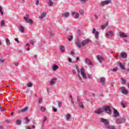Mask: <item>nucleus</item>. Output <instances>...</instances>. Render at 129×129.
<instances>
[{"label":"nucleus","mask_w":129,"mask_h":129,"mask_svg":"<svg viewBox=\"0 0 129 129\" xmlns=\"http://www.w3.org/2000/svg\"><path fill=\"white\" fill-rule=\"evenodd\" d=\"M100 122H103L104 124H105V126L106 128L108 129H116L115 127L114 126H110L109 125V122L108 121V120L107 119H104L103 118H101L100 119Z\"/></svg>","instance_id":"1"},{"label":"nucleus","mask_w":129,"mask_h":129,"mask_svg":"<svg viewBox=\"0 0 129 129\" xmlns=\"http://www.w3.org/2000/svg\"><path fill=\"white\" fill-rule=\"evenodd\" d=\"M24 20H25L26 23H28L30 25H32V24L33 23V20L30 19V15L29 14H27L24 17Z\"/></svg>","instance_id":"2"},{"label":"nucleus","mask_w":129,"mask_h":129,"mask_svg":"<svg viewBox=\"0 0 129 129\" xmlns=\"http://www.w3.org/2000/svg\"><path fill=\"white\" fill-rule=\"evenodd\" d=\"M92 34H95V37L97 40H98V36L99 35V32L96 31V29L94 28H93L92 31Z\"/></svg>","instance_id":"3"},{"label":"nucleus","mask_w":129,"mask_h":129,"mask_svg":"<svg viewBox=\"0 0 129 129\" xmlns=\"http://www.w3.org/2000/svg\"><path fill=\"white\" fill-rule=\"evenodd\" d=\"M104 110L106 111L107 113H108V114H110V113H111V109H110L109 106H105Z\"/></svg>","instance_id":"4"},{"label":"nucleus","mask_w":129,"mask_h":129,"mask_svg":"<svg viewBox=\"0 0 129 129\" xmlns=\"http://www.w3.org/2000/svg\"><path fill=\"white\" fill-rule=\"evenodd\" d=\"M77 100L80 107L81 108H84V106H83V102L80 101V98H79V96L77 97Z\"/></svg>","instance_id":"5"},{"label":"nucleus","mask_w":129,"mask_h":129,"mask_svg":"<svg viewBox=\"0 0 129 129\" xmlns=\"http://www.w3.org/2000/svg\"><path fill=\"white\" fill-rule=\"evenodd\" d=\"M89 43H90V40L85 39L82 42V46L84 47V46L87 44H89Z\"/></svg>","instance_id":"6"},{"label":"nucleus","mask_w":129,"mask_h":129,"mask_svg":"<svg viewBox=\"0 0 129 129\" xmlns=\"http://www.w3.org/2000/svg\"><path fill=\"white\" fill-rule=\"evenodd\" d=\"M125 119L124 118H120L119 119H116V123H121V122H124Z\"/></svg>","instance_id":"7"},{"label":"nucleus","mask_w":129,"mask_h":129,"mask_svg":"<svg viewBox=\"0 0 129 129\" xmlns=\"http://www.w3.org/2000/svg\"><path fill=\"white\" fill-rule=\"evenodd\" d=\"M119 90H120L121 93H123V94H127V93H128V92H127V90H125L124 87L120 88Z\"/></svg>","instance_id":"8"},{"label":"nucleus","mask_w":129,"mask_h":129,"mask_svg":"<svg viewBox=\"0 0 129 129\" xmlns=\"http://www.w3.org/2000/svg\"><path fill=\"white\" fill-rule=\"evenodd\" d=\"M113 36H114V34L111 31H108V32L106 34V36L107 38H109V37H113Z\"/></svg>","instance_id":"9"},{"label":"nucleus","mask_w":129,"mask_h":129,"mask_svg":"<svg viewBox=\"0 0 129 129\" xmlns=\"http://www.w3.org/2000/svg\"><path fill=\"white\" fill-rule=\"evenodd\" d=\"M85 62H86V64L89 65V66H92V65H93L92 62L89 58H86Z\"/></svg>","instance_id":"10"},{"label":"nucleus","mask_w":129,"mask_h":129,"mask_svg":"<svg viewBox=\"0 0 129 129\" xmlns=\"http://www.w3.org/2000/svg\"><path fill=\"white\" fill-rule=\"evenodd\" d=\"M119 35L120 38H126L127 37V35L122 32H119Z\"/></svg>","instance_id":"11"},{"label":"nucleus","mask_w":129,"mask_h":129,"mask_svg":"<svg viewBox=\"0 0 129 129\" xmlns=\"http://www.w3.org/2000/svg\"><path fill=\"white\" fill-rule=\"evenodd\" d=\"M113 113L114 114V117H118V116H119V113L115 109H114L113 110Z\"/></svg>","instance_id":"12"},{"label":"nucleus","mask_w":129,"mask_h":129,"mask_svg":"<svg viewBox=\"0 0 129 129\" xmlns=\"http://www.w3.org/2000/svg\"><path fill=\"white\" fill-rule=\"evenodd\" d=\"M76 44L77 45V47L79 48H81V46H82V44L81 42H80V40L79 39H77L76 41Z\"/></svg>","instance_id":"13"},{"label":"nucleus","mask_w":129,"mask_h":129,"mask_svg":"<svg viewBox=\"0 0 129 129\" xmlns=\"http://www.w3.org/2000/svg\"><path fill=\"white\" fill-rule=\"evenodd\" d=\"M81 73L83 77V78H86V74L84 73V69L82 68L81 69Z\"/></svg>","instance_id":"14"},{"label":"nucleus","mask_w":129,"mask_h":129,"mask_svg":"<svg viewBox=\"0 0 129 129\" xmlns=\"http://www.w3.org/2000/svg\"><path fill=\"white\" fill-rule=\"evenodd\" d=\"M97 58L98 59V61H99L100 63H102V61H103V57L100 55H97Z\"/></svg>","instance_id":"15"},{"label":"nucleus","mask_w":129,"mask_h":129,"mask_svg":"<svg viewBox=\"0 0 129 129\" xmlns=\"http://www.w3.org/2000/svg\"><path fill=\"white\" fill-rule=\"evenodd\" d=\"M48 33L51 37H54V36H55V32L53 30H49Z\"/></svg>","instance_id":"16"},{"label":"nucleus","mask_w":129,"mask_h":129,"mask_svg":"<svg viewBox=\"0 0 129 129\" xmlns=\"http://www.w3.org/2000/svg\"><path fill=\"white\" fill-rule=\"evenodd\" d=\"M46 12H43L39 16V19H43V18H45L46 17Z\"/></svg>","instance_id":"17"},{"label":"nucleus","mask_w":129,"mask_h":129,"mask_svg":"<svg viewBox=\"0 0 129 129\" xmlns=\"http://www.w3.org/2000/svg\"><path fill=\"white\" fill-rule=\"evenodd\" d=\"M102 110L101 109V108H99V109H98V110H95V111H94V112H95V113H97V114H100V113H101V112H102Z\"/></svg>","instance_id":"18"},{"label":"nucleus","mask_w":129,"mask_h":129,"mask_svg":"<svg viewBox=\"0 0 129 129\" xmlns=\"http://www.w3.org/2000/svg\"><path fill=\"white\" fill-rule=\"evenodd\" d=\"M120 55H121V57L123 58H126V57H127V54L125 52H123L121 53Z\"/></svg>","instance_id":"19"},{"label":"nucleus","mask_w":129,"mask_h":129,"mask_svg":"<svg viewBox=\"0 0 129 129\" xmlns=\"http://www.w3.org/2000/svg\"><path fill=\"white\" fill-rule=\"evenodd\" d=\"M100 83L102 84V85H104V83H105V79L104 78H101L100 80Z\"/></svg>","instance_id":"20"},{"label":"nucleus","mask_w":129,"mask_h":129,"mask_svg":"<svg viewBox=\"0 0 129 129\" xmlns=\"http://www.w3.org/2000/svg\"><path fill=\"white\" fill-rule=\"evenodd\" d=\"M19 30L21 33H24L25 32V28H24V27L21 26L19 27Z\"/></svg>","instance_id":"21"},{"label":"nucleus","mask_w":129,"mask_h":129,"mask_svg":"<svg viewBox=\"0 0 129 129\" xmlns=\"http://www.w3.org/2000/svg\"><path fill=\"white\" fill-rule=\"evenodd\" d=\"M69 13L66 12L62 14V17H64V18H68L69 17Z\"/></svg>","instance_id":"22"},{"label":"nucleus","mask_w":129,"mask_h":129,"mask_svg":"<svg viewBox=\"0 0 129 129\" xmlns=\"http://www.w3.org/2000/svg\"><path fill=\"white\" fill-rule=\"evenodd\" d=\"M56 78L52 79L50 81V85H54V84H55V81H56Z\"/></svg>","instance_id":"23"},{"label":"nucleus","mask_w":129,"mask_h":129,"mask_svg":"<svg viewBox=\"0 0 129 129\" xmlns=\"http://www.w3.org/2000/svg\"><path fill=\"white\" fill-rule=\"evenodd\" d=\"M119 67L122 70H125V68H124V66L122 64L121 62H119Z\"/></svg>","instance_id":"24"},{"label":"nucleus","mask_w":129,"mask_h":129,"mask_svg":"<svg viewBox=\"0 0 129 129\" xmlns=\"http://www.w3.org/2000/svg\"><path fill=\"white\" fill-rule=\"evenodd\" d=\"M58 68H59V67H58V66L56 64H54L52 67V69L53 71H56V70H57V69H58Z\"/></svg>","instance_id":"25"},{"label":"nucleus","mask_w":129,"mask_h":129,"mask_svg":"<svg viewBox=\"0 0 129 129\" xmlns=\"http://www.w3.org/2000/svg\"><path fill=\"white\" fill-rule=\"evenodd\" d=\"M59 49L62 52H65V47H64V46L60 45L59 47Z\"/></svg>","instance_id":"26"},{"label":"nucleus","mask_w":129,"mask_h":129,"mask_svg":"<svg viewBox=\"0 0 129 129\" xmlns=\"http://www.w3.org/2000/svg\"><path fill=\"white\" fill-rule=\"evenodd\" d=\"M28 110V107H24L23 109L20 111V112H25Z\"/></svg>","instance_id":"27"},{"label":"nucleus","mask_w":129,"mask_h":129,"mask_svg":"<svg viewBox=\"0 0 129 129\" xmlns=\"http://www.w3.org/2000/svg\"><path fill=\"white\" fill-rule=\"evenodd\" d=\"M6 44L7 46H10L11 45V42L10 41V40L8 38L6 39Z\"/></svg>","instance_id":"28"},{"label":"nucleus","mask_w":129,"mask_h":129,"mask_svg":"<svg viewBox=\"0 0 129 129\" xmlns=\"http://www.w3.org/2000/svg\"><path fill=\"white\" fill-rule=\"evenodd\" d=\"M71 118V115L70 114H68L66 116L67 120H69Z\"/></svg>","instance_id":"29"},{"label":"nucleus","mask_w":129,"mask_h":129,"mask_svg":"<svg viewBox=\"0 0 129 129\" xmlns=\"http://www.w3.org/2000/svg\"><path fill=\"white\" fill-rule=\"evenodd\" d=\"M126 103L125 101L121 102V105H122L123 108H125V105H124Z\"/></svg>","instance_id":"30"},{"label":"nucleus","mask_w":129,"mask_h":129,"mask_svg":"<svg viewBox=\"0 0 129 129\" xmlns=\"http://www.w3.org/2000/svg\"><path fill=\"white\" fill-rule=\"evenodd\" d=\"M107 26V23L106 24H104L103 25H102L101 26V30H104V29H105V28H106V26Z\"/></svg>","instance_id":"31"},{"label":"nucleus","mask_w":129,"mask_h":129,"mask_svg":"<svg viewBox=\"0 0 129 129\" xmlns=\"http://www.w3.org/2000/svg\"><path fill=\"white\" fill-rule=\"evenodd\" d=\"M16 123L18 125H20L22 123V121L20 119H17L16 121Z\"/></svg>","instance_id":"32"},{"label":"nucleus","mask_w":129,"mask_h":129,"mask_svg":"<svg viewBox=\"0 0 129 129\" xmlns=\"http://www.w3.org/2000/svg\"><path fill=\"white\" fill-rule=\"evenodd\" d=\"M72 39H73V36H72V35H70L68 36V39L69 40V41H72Z\"/></svg>","instance_id":"33"},{"label":"nucleus","mask_w":129,"mask_h":129,"mask_svg":"<svg viewBox=\"0 0 129 129\" xmlns=\"http://www.w3.org/2000/svg\"><path fill=\"white\" fill-rule=\"evenodd\" d=\"M121 84H124L125 85L126 84V82L125 81V80H124V79H121Z\"/></svg>","instance_id":"34"},{"label":"nucleus","mask_w":129,"mask_h":129,"mask_svg":"<svg viewBox=\"0 0 129 129\" xmlns=\"http://www.w3.org/2000/svg\"><path fill=\"white\" fill-rule=\"evenodd\" d=\"M41 111L44 112L46 111V107L42 106L40 109Z\"/></svg>","instance_id":"35"},{"label":"nucleus","mask_w":129,"mask_h":129,"mask_svg":"<svg viewBox=\"0 0 129 129\" xmlns=\"http://www.w3.org/2000/svg\"><path fill=\"white\" fill-rule=\"evenodd\" d=\"M104 2H105V5H108V4L110 3V2H111V0L105 1Z\"/></svg>","instance_id":"36"},{"label":"nucleus","mask_w":129,"mask_h":129,"mask_svg":"<svg viewBox=\"0 0 129 129\" xmlns=\"http://www.w3.org/2000/svg\"><path fill=\"white\" fill-rule=\"evenodd\" d=\"M1 24L2 27H5V26H6V23L4 21H1Z\"/></svg>","instance_id":"37"},{"label":"nucleus","mask_w":129,"mask_h":129,"mask_svg":"<svg viewBox=\"0 0 129 129\" xmlns=\"http://www.w3.org/2000/svg\"><path fill=\"white\" fill-rule=\"evenodd\" d=\"M70 98H71V101H72V103L73 104L74 106V101H73V98H72V96H70Z\"/></svg>","instance_id":"38"},{"label":"nucleus","mask_w":129,"mask_h":129,"mask_svg":"<svg viewBox=\"0 0 129 129\" xmlns=\"http://www.w3.org/2000/svg\"><path fill=\"white\" fill-rule=\"evenodd\" d=\"M100 6L101 7H104V5H105V2H102L100 3Z\"/></svg>","instance_id":"39"},{"label":"nucleus","mask_w":129,"mask_h":129,"mask_svg":"<svg viewBox=\"0 0 129 129\" xmlns=\"http://www.w3.org/2000/svg\"><path fill=\"white\" fill-rule=\"evenodd\" d=\"M33 86V84H31V83H28L27 84L28 87H32Z\"/></svg>","instance_id":"40"},{"label":"nucleus","mask_w":129,"mask_h":129,"mask_svg":"<svg viewBox=\"0 0 129 129\" xmlns=\"http://www.w3.org/2000/svg\"><path fill=\"white\" fill-rule=\"evenodd\" d=\"M58 107H61V106H62V103L61 102L59 101L58 103Z\"/></svg>","instance_id":"41"},{"label":"nucleus","mask_w":129,"mask_h":129,"mask_svg":"<svg viewBox=\"0 0 129 129\" xmlns=\"http://www.w3.org/2000/svg\"><path fill=\"white\" fill-rule=\"evenodd\" d=\"M25 120H26V123H28L30 121V120L29 119V118H28V117H26L25 118Z\"/></svg>","instance_id":"42"},{"label":"nucleus","mask_w":129,"mask_h":129,"mask_svg":"<svg viewBox=\"0 0 129 129\" xmlns=\"http://www.w3.org/2000/svg\"><path fill=\"white\" fill-rule=\"evenodd\" d=\"M49 6H52L53 3L52 2V0H49V2L48 3Z\"/></svg>","instance_id":"43"},{"label":"nucleus","mask_w":129,"mask_h":129,"mask_svg":"<svg viewBox=\"0 0 129 129\" xmlns=\"http://www.w3.org/2000/svg\"><path fill=\"white\" fill-rule=\"evenodd\" d=\"M39 4H40V1H39V0H36L35 2L36 6H39Z\"/></svg>","instance_id":"44"},{"label":"nucleus","mask_w":129,"mask_h":129,"mask_svg":"<svg viewBox=\"0 0 129 129\" xmlns=\"http://www.w3.org/2000/svg\"><path fill=\"white\" fill-rule=\"evenodd\" d=\"M79 18V14L77 13L75 16V19H78Z\"/></svg>","instance_id":"45"},{"label":"nucleus","mask_w":129,"mask_h":129,"mask_svg":"<svg viewBox=\"0 0 129 129\" xmlns=\"http://www.w3.org/2000/svg\"><path fill=\"white\" fill-rule=\"evenodd\" d=\"M118 68H114L112 69V71H113V72H115L116 71H117Z\"/></svg>","instance_id":"46"},{"label":"nucleus","mask_w":129,"mask_h":129,"mask_svg":"<svg viewBox=\"0 0 129 129\" xmlns=\"http://www.w3.org/2000/svg\"><path fill=\"white\" fill-rule=\"evenodd\" d=\"M42 100H43V99H42V98H40L39 100H38L39 103H42Z\"/></svg>","instance_id":"47"},{"label":"nucleus","mask_w":129,"mask_h":129,"mask_svg":"<svg viewBox=\"0 0 129 129\" xmlns=\"http://www.w3.org/2000/svg\"><path fill=\"white\" fill-rule=\"evenodd\" d=\"M30 43H31V44H32V45L33 46H34V43H35V40H31V42H30Z\"/></svg>","instance_id":"48"},{"label":"nucleus","mask_w":129,"mask_h":129,"mask_svg":"<svg viewBox=\"0 0 129 129\" xmlns=\"http://www.w3.org/2000/svg\"><path fill=\"white\" fill-rule=\"evenodd\" d=\"M81 3H82V4H84L85 3H86V0H80Z\"/></svg>","instance_id":"49"},{"label":"nucleus","mask_w":129,"mask_h":129,"mask_svg":"<svg viewBox=\"0 0 129 129\" xmlns=\"http://www.w3.org/2000/svg\"><path fill=\"white\" fill-rule=\"evenodd\" d=\"M76 69L79 73H80V70L79 69V68H78L77 66H76Z\"/></svg>","instance_id":"50"},{"label":"nucleus","mask_w":129,"mask_h":129,"mask_svg":"<svg viewBox=\"0 0 129 129\" xmlns=\"http://www.w3.org/2000/svg\"><path fill=\"white\" fill-rule=\"evenodd\" d=\"M5 121L7 122V123H10V122H11L9 119H5Z\"/></svg>","instance_id":"51"},{"label":"nucleus","mask_w":129,"mask_h":129,"mask_svg":"<svg viewBox=\"0 0 129 129\" xmlns=\"http://www.w3.org/2000/svg\"><path fill=\"white\" fill-rule=\"evenodd\" d=\"M52 108H53V111H54L55 112H56V111H57V108H54V107H52Z\"/></svg>","instance_id":"52"},{"label":"nucleus","mask_w":129,"mask_h":129,"mask_svg":"<svg viewBox=\"0 0 129 129\" xmlns=\"http://www.w3.org/2000/svg\"><path fill=\"white\" fill-rule=\"evenodd\" d=\"M68 61L71 63L72 62V59H71V58H69Z\"/></svg>","instance_id":"53"},{"label":"nucleus","mask_w":129,"mask_h":129,"mask_svg":"<svg viewBox=\"0 0 129 129\" xmlns=\"http://www.w3.org/2000/svg\"><path fill=\"white\" fill-rule=\"evenodd\" d=\"M0 62H1V63H4V62H5V60L3 59H0Z\"/></svg>","instance_id":"54"},{"label":"nucleus","mask_w":129,"mask_h":129,"mask_svg":"<svg viewBox=\"0 0 129 129\" xmlns=\"http://www.w3.org/2000/svg\"><path fill=\"white\" fill-rule=\"evenodd\" d=\"M15 40L16 41V42H17V43H20V42L19 41V39L18 38H15Z\"/></svg>","instance_id":"55"},{"label":"nucleus","mask_w":129,"mask_h":129,"mask_svg":"<svg viewBox=\"0 0 129 129\" xmlns=\"http://www.w3.org/2000/svg\"><path fill=\"white\" fill-rule=\"evenodd\" d=\"M72 72H73V74H76V71L75 70H73Z\"/></svg>","instance_id":"56"},{"label":"nucleus","mask_w":129,"mask_h":129,"mask_svg":"<svg viewBox=\"0 0 129 129\" xmlns=\"http://www.w3.org/2000/svg\"><path fill=\"white\" fill-rule=\"evenodd\" d=\"M0 109H1V111H4L5 110V108L1 107Z\"/></svg>","instance_id":"57"},{"label":"nucleus","mask_w":129,"mask_h":129,"mask_svg":"<svg viewBox=\"0 0 129 129\" xmlns=\"http://www.w3.org/2000/svg\"><path fill=\"white\" fill-rule=\"evenodd\" d=\"M94 17H95L96 20H98V17H97V15H94Z\"/></svg>","instance_id":"58"},{"label":"nucleus","mask_w":129,"mask_h":129,"mask_svg":"<svg viewBox=\"0 0 129 129\" xmlns=\"http://www.w3.org/2000/svg\"><path fill=\"white\" fill-rule=\"evenodd\" d=\"M80 14H81V15H82V14H83V11L82 10L80 11Z\"/></svg>","instance_id":"59"},{"label":"nucleus","mask_w":129,"mask_h":129,"mask_svg":"<svg viewBox=\"0 0 129 129\" xmlns=\"http://www.w3.org/2000/svg\"><path fill=\"white\" fill-rule=\"evenodd\" d=\"M78 77H79L80 80H81L82 78H81V77H80V75H78Z\"/></svg>","instance_id":"60"},{"label":"nucleus","mask_w":129,"mask_h":129,"mask_svg":"<svg viewBox=\"0 0 129 129\" xmlns=\"http://www.w3.org/2000/svg\"><path fill=\"white\" fill-rule=\"evenodd\" d=\"M73 54H74V51H72L71 52V55H73Z\"/></svg>","instance_id":"61"},{"label":"nucleus","mask_w":129,"mask_h":129,"mask_svg":"<svg viewBox=\"0 0 129 129\" xmlns=\"http://www.w3.org/2000/svg\"><path fill=\"white\" fill-rule=\"evenodd\" d=\"M75 14H76V13H75V12H72V16H74V15H75Z\"/></svg>","instance_id":"62"},{"label":"nucleus","mask_w":129,"mask_h":129,"mask_svg":"<svg viewBox=\"0 0 129 129\" xmlns=\"http://www.w3.org/2000/svg\"><path fill=\"white\" fill-rule=\"evenodd\" d=\"M14 65H15V66H18V65H19V63H14Z\"/></svg>","instance_id":"63"},{"label":"nucleus","mask_w":129,"mask_h":129,"mask_svg":"<svg viewBox=\"0 0 129 129\" xmlns=\"http://www.w3.org/2000/svg\"><path fill=\"white\" fill-rule=\"evenodd\" d=\"M76 59H77V62H78V60H79V57H77L76 58Z\"/></svg>","instance_id":"64"}]
</instances>
